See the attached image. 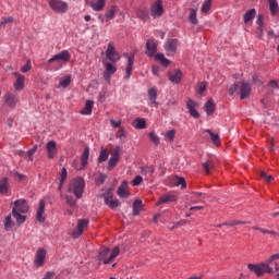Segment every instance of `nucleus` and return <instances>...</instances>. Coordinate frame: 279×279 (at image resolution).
<instances>
[{
    "mask_svg": "<svg viewBox=\"0 0 279 279\" xmlns=\"http://www.w3.org/2000/svg\"><path fill=\"white\" fill-rule=\"evenodd\" d=\"M29 210V205L27 204V201L24 198L17 199L13 204V213H22V215H26Z\"/></svg>",
    "mask_w": 279,
    "mask_h": 279,
    "instance_id": "obj_12",
    "label": "nucleus"
},
{
    "mask_svg": "<svg viewBox=\"0 0 279 279\" xmlns=\"http://www.w3.org/2000/svg\"><path fill=\"white\" fill-rule=\"evenodd\" d=\"M86 187V182L82 177H77L71 181L69 186V193H73L76 199H82L84 195V189Z\"/></svg>",
    "mask_w": 279,
    "mask_h": 279,
    "instance_id": "obj_4",
    "label": "nucleus"
},
{
    "mask_svg": "<svg viewBox=\"0 0 279 279\" xmlns=\"http://www.w3.org/2000/svg\"><path fill=\"white\" fill-rule=\"evenodd\" d=\"M260 178H264L265 182H271V180H274V177L271 174H267L265 171L260 172Z\"/></svg>",
    "mask_w": 279,
    "mask_h": 279,
    "instance_id": "obj_58",
    "label": "nucleus"
},
{
    "mask_svg": "<svg viewBox=\"0 0 279 279\" xmlns=\"http://www.w3.org/2000/svg\"><path fill=\"white\" fill-rule=\"evenodd\" d=\"M155 60L159 62L161 66H169V64H171V60L165 58V54L160 52L155 56Z\"/></svg>",
    "mask_w": 279,
    "mask_h": 279,
    "instance_id": "obj_34",
    "label": "nucleus"
},
{
    "mask_svg": "<svg viewBox=\"0 0 279 279\" xmlns=\"http://www.w3.org/2000/svg\"><path fill=\"white\" fill-rule=\"evenodd\" d=\"M66 204L69 205V206H75V199H73V197H71V196H66Z\"/></svg>",
    "mask_w": 279,
    "mask_h": 279,
    "instance_id": "obj_63",
    "label": "nucleus"
},
{
    "mask_svg": "<svg viewBox=\"0 0 279 279\" xmlns=\"http://www.w3.org/2000/svg\"><path fill=\"white\" fill-rule=\"evenodd\" d=\"M215 108H216V105L213 101V99H208L207 102L205 104V112L208 114V117L215 113Z\"/></svg>",
    "mask_w": 279,
    "mask_h": 279,
    "instance_id": "obj_36",
    "label": "nucleus"
},
{
    "mask_svg": "<svg viewBox=\"0 0 279 279\" xmlns=\"http://www.w3.org/2000/svg\"><path fill=\"white\" fill-rule=\"evenodd\" d=\"M93 108H95V101L86 100L85 107L80 111L83 117H90L93 114Z\"/></svg>",
    "mask_w": 279,
    "mask_h": 279,
    "instance_id": "obj_26",
    "label": "nucleus"
},
{
    "mask_svg": "<svg viewBox=\"0 0 279 279\" xmlns=\"http://www.w3.org/2000/svg\"><path fill=\"white\" fill-rule=\"evenodd\" d=\"M150 142L154 143L156 146L160 145V137L156 134V132L151 131L148 134Z\"/></svg>",
    "mask_w": 279,
    "mask_h": 279,
    "instance_id": "obj_51",
    "label": "nucleus"
},
{
    "mask_svg": "<svg viewBox=\"0 0 279 279\" xmlns=\"http://www.w3.org/2000/svg\"><path fill=\"white\" fill-rule=\"evenodd\" d=\"M88 228V219H81L77 221L75 230L72 231L73 239H80L84 234V230Z\"/></svg>",
    "mask_w": 279,
    "mask_h": 279,
    "instance_id": "obj_11",
    "label": "nucleus"
},
{
    "mask_svg": "<svg viewBox=\"0 0 279 279\" xmlns=\"http://www.w3.org/2000/svg\"><path fill=\"white\" fill-rule=\"evenodd\" d=\"M29 71H32V61H27L22 68H21V72L22 73H29Z\"/></svg>",
    "mask_w": 279,
    "mask_h": 279,
    "instance_id": "obj_54",
    "label": "nucleus"
},
{
    "mask_svg": "<svg viewBox=\"0 0 279 279\" xmlns=\"http://www.w3.org/2000/svg\"><path fill=\"white\" fill-rule=\"evenodd\" d=\"M206 132L207 134H209L214 145H216V147H219V145H221V140L219 138V134H215L210 130H207Z\"/></svg>",
    "mask_w": 279,
    "mask_h": 279,
    "instance_id": "obj_40",
    "label": "nucleus"
},
{
    "mask_svg": "<svg viewBox=\"0 0 279 279\" xmlns=\"http://www.w3.org/2000/svg\"><path fill=\"white\" fill-rule=\"evenodd\" d=\"M4 223V230L10 231L12 230V226H14V223H12V216H7L3 220Z\"/></svg>",
    "mask_w": 279,
    "mask_h": 279,
    "instance_id": "obj_46",
    "label": "nucleus"
},
{
    "mask_svg": "<svg viewBox=\"0 0 279 279\" xmlns=\"http://www.w3.org/2000/svg\"><path fill=\"white\" fill-rule=\"evenodd\" d=\"M12 215L17 226H22V223H25V221H27V216H25V214L21 211H12Z\"/></svg>",
    "mask_w": 279,
    "mask_h": 279,
    "instance_id": "obj_30",
    "label": "nucleus"
},
{
    "mask_svg": "<svg viewBox=\"0 0 279 279\" xmlns=\"http://www.w3.org/2000/svg\"><path fill=\"white\" fill-rule=\"evenodd\" d=\"M46 259H47V250L38 248L34 257L35 267H45Z\"/></svg>",
    "mask_w": 279,
    "mask_h": 279,
    "instance_id": "obj_10",
    "label": "nucleus"
},
{
    "mask_svg": "<svg viewBox=\"0 0 279 279\" xmlns=\"http://www.w3.org/2000/svg\"><path fill=\"white\" fill-rule=\"evenodd\" d=\"M256 24L258 25V31H259L260 36H263V25H264V22H263V14H259V15L257 16Z\"/></svg>",
    "mask_w": 279,
    "mask_h": 279,
    "instance_id": "obj_53",
    "label": "nucleus"
},
{
    "mask_svg": "<svg viewBox=\"0 0 279 279\" xmlns=\"http://www.w3.org/2000/svg\"><path fill=\"white\" fill-rule=\"evenodd\" d=\"M71 82H72L71 75H65L60 78L59 85L57 86V88H69V86H71Z\"/></svg>",
    "mask_w": 279,
    "mask_h": 279,
    "instance_id": "obj_32",
    "label": "nucleus"
},
{
    "mask_svg": "<svg viewBox=\"0 0 279 279\" xmlns=\"http://www.w3.org/2000/svg\"><path fill=\"white\" fill-rule=\"evenodd\" d=\"M256 16V9H251L244 14V23L247 24Z\"/></svg>",
    "mask_w": 279,
    "mask_h": 279,
    "instance_id": "obj_41",
    "label": "nucleus"
},
{
    "mask_svg": "<svg viewBox=\"0 0 279 279\" xmlns=\"http://www.w3.org/2000/svg\"><path fill=\"white\" fill-rule=\"evenodd\" d=\"M10 23H14V19L12 16L2 17L0 21V27H3V25H10Z\"/></svg>",
    "mask_w": 279,
    "mask_h": 279,
    "instance_id": "obj_52",
    "label": "nucleus"
},
{
    "mask_svg": "<svg viewBox=\"0 0 279 279\" xmlns=\"http://www.w3.org/2000/svg\"><path fill=\"white\" fill-rule=\"evenodd\" d=\"M173 202H178V194L175 192H170L161 196L156 203V206H162V204H171Z\"/></svg>",
    "mask_w": 279,
    "mask_h": 279,
    "instance_id": "obj_17",
    "label": "nucleus"
},
{
    "mask_svg": "<svg viewBox=\"0 0 279 279\" xmlns=\"http://www.w3.org/2000/svg\"><path fill=\"white\" fill-rule=\"evenodd\" d=\"M118 195L121 198L128 199L130 197V186L128 185V181H123L118 189Z\"/></svg>",
    "mask_w": 279,
    "mask_h": 279,
    "instance_id": "obj_23",
    "label": "nucleus"
},
{
    "mask_svg": "<svg viewBox=\"0 0 279 279\" xmlns=\"http://www.w3.org/2000/svg\"><path fill=\"white\" fill-rule=\"evenodd\" d=\"M168 186H181V189L186 187V179L182 177H173L170 179V183H168Z\"/></svg>",
    "mask_w": 279,
    "mask_h": 279,
    "instance_id": "obj_27",
    "label": "nucleus"
},
{
    "mask_svg": "<svg viewBox=\"0 0 279 279\" xmlns=\"http://www.w3.org/2000/svg\"><path fill=\"white\" fill-rule=\"evenodd\" d=\"M3 99L5 106H8V108H11L12 110H14V108H16V106L19 105V95H16V93L14 92H7Z\"/></svg>",
    "mask_w": 279,
    "mask_h": 279,
    "instance_id": "obj_7",
    "label": "nucleus"
},
{
    "mask_svg": "<svg viewBox=\"0 0 279 279\" xmlns=\"http://www.w3.org/2000/svg\"><path fill=\"white\" fill-rule=\"evenodd\" d=\"M105 204H107L109 208H117L119 206V199H112L111 196H105Z\"/></svg>",
    "mask_w": 279,
    "mask_h": 279,
    "instance_id": "obj_39",
    "label": "nucleus"
},
{
    "mask_svg": "<svg viewBox=\"0 0 279 279\" xmlns=\"http://www.w3.org/2000/svg\"><path fill=\"white\" fill-rule=\"evenodd\" d=\"M276 260H279V253L272 254L265 263L259 265L248 264V269L254 271L258 277L265 276V274H271L274 271V268L270 265H274Z\"/></svg>",
    "mask_w": 279,
    "mask_h": 279,
    "instance_id": "obj_1",
    "label": "nucleus"
},
{
    "mask_svg": "<svg viewBox=\"0 0 279 279\" xmlns=\"http://www.w3.org/2000/svg\"><path fill=\"white\" fill-rule=\"evenodd\" d=\"M106 58L107 60H110V62H119L121 60V54L117 51L114 48L113 43H109L107 50H106Z\"/></svg>",
    "mask_w": 279,
    "mask_h": 279,
    "instance_id": "obj_9",
    "label": "nucleus"
},
{
    "mask_svg": "<svg viewBox=\"0 0 279 279\" xmlns=\"http://www.w3.org/2000/svg\"><path fill=\"white\" fill-rule=\"evenodd\" d=\"M198 106L199 104L195 102L193 99H187L186 101V108L193 119H199V112L195 110Z\"/></svg>",
    "mask_w": 279,
    "mask_h": 279,
    "instance_id": "obj_20",
    "label": "nucleus"
},
{
    "mask_svg": "<svg viewBox=\"0 0 279 279\" xmlns=\"http://www.w3.org/2000/svg\"><path fill=\"white\" fill-rule=\"evenodd\" d=\"M141 210H143V201L136 199L133 203V215H135V216L141 215Z\"/></svg>",
    "mask_w": 279,
    "mask_h": 279,
    "instance_id": "obj_38",
    "label": "nucleus"
},
{
    "mask_svg": "<svg viewBox=\"0 0 279 279\" xmlns=\"http://www.w3.org/2000/svg\"><path fill=\"white\" fill-rule=\"evenodd\" d=\"M137 16L140 19H142L143 21H147L148 16H149V13H147V11L141 9L137 11Z\"/></svg>",
    "mask_w": 279,
    "mask_h": 279,
    "instance_id": "obj_55",
    "label": "nucleus"
},
{
    "mask_svg": "<svg viewBox=\"0 0 279 279\" xmlns=\"http://www.w3.org/2000/svg\"><path fill=\"white\" fill-rule=\"evenodd\" d=\"M165 51L169 57L175 56V52L178 51V39H169L165 44Z\"/></svg>",
    "mask_w": 279,
    "mask_h": 279,
    "instance_id": "obj_18",
    "label": "nucleus"
},
{
    "mask_svg": "<svg viewBox=\"0 0 279 279\" xmlns=\"http://www.w3.org/2000/svg\"><path fill=\"white\" fill-rule=\"evenodd\" d=\"M124 58H126V60H128L124 78L130 80V77H132V71L134 70L133 69V66H134V54H132V56L124 54Z\"/></svg>",
    "mask_w": 279,
    "mask_h": 279,
    "instance_id": "obj_21",
    "label": "nucleus"
},
{
    "mask_svg": "<svg viewBox=\"0 0 279 279\" xmlns=\"http://www.w3.org/2000/svg\"><path fill=\"white\" fill-rule=\"evenodd\" d=\"M141 182H143V177L137 175L134 178V180L132 181V185L133 186H138V184H141Z\"/></svg>",
    "mask_w": 279,
    "mask_h": 279,
    "instance_id": "obj_59",
    "label": "nucleus"
},
{
    "mask_svg": "<svg viewBox=\"0 0 279 279\" xmlns=\"http://www.w3.org/2000/svg\"><path fill=\"white\" fill-rule=\"evenodd\" d=\"M189 21L192 25H197V9H191Z\"/></svg>",
    "mask_w": 279,
    "mask_h": 279,
    "instance_id": "obj_44",
    "label": "nucleus"
},
{
    "mask_svg": "<svg viewBox=\"0 0 279 279\" xmlns=\"http://www.w3.org/2000/svg\"><path fill=\"white\" fill-rule=\"evenodd\" d=\"M132 125L135 130H145L147 128V121L145 118H137L132 122Z\"/></svg>",
    "mask_w": 279,
    "mask_h": 279,
    "instance_id": "obj_29",
    "label": "nucleus"
},
{
    "mask_svg": "<svg viewBox=\"0 0 279 279\" xmlns=\"http://www.w3.org/2000/svg\"><path fill=\"white\" fill-rule=\"evenodd\" d=\"M252 80H253V84H260V78H259L258 73H253Z\"/></svg>",
    "mask_w": 279,
    "mask_h": 279,
    "instance_id": "obj_60",
    "label": "nucleus"
},
{
    "mask_svg": "<svg viewBox=\"0 0 279 279\" xmlns=\"http://www.w3.org/2000/svg\"><path fill=\"white\" fill-rule=\"evenodd\" d=\"M49 8H51L53 12H57V14H64L69 11V3L62 0H50Z\"/></svg>",
    "mask_w": 279,
    "mask_h": 279,
    "instance_id": "obj_6",
    "label": "nucleus"
},
{
    "mask_svg": "<svg viewBox=\"0 0 279 279\" xmlns=\"http://www.w3.org/2000/svg\"><path fill=\"white\" fill-rule=\"evenodd\" d=\"M154 166H146L142 168V175H146L147 178H151L154 175Z\"/></svg>",
    "mask_w": 279,
    "mask_h": 279,
    "instance_id": "obj_42",
    "label": "nucleus"
},
{
    "mask_svg": "<svg viewBox=\"0 0 279 279\" xmlns=\"http://www.w3.org/2000/svg\"><path fill=\"white\" fill-rule=\"evenodd\" d=\"M121 158V148L117 146L112 151H111V157L108 161L107 169L108 171H112L117 165H119V160Z\"/></svg>",
    "mask_w": 279,
    "mask_h": 279,
    "instance_id": "obj_8",
    "label": "nucleus"
},
{
    "mask_svg": "<svg viewBox=\"0 0 279 279\" xmlns=\"http://www.w3.org/2000/svg\"><path fill=\"white\" fill-rule=\"evenodd\" d=\"M146 53L147 56L154 57L156 54V51H158V43L154 39H149L146 43Z\"/></svg>",
    "mask_w": 279,
    "mask_h": 279,
    "instance_id": "obj_24",
    "label": "nucleus"
},
{
    "mask_svg": "<svg viewBox=\"0 0 279 279\" xmlns=\"http://www.w3.org/2000/svg\"><path fill=\"white\" fill-rule=\"evenodd\" d=\"M240 86L239 83L238 84H233L229 87V95H236V93H239Z\"/></svg>",
    "mask_w": 279,
    "mask_h": 279,
    "instance_id": "obj_56",
    "label": "nucleus"
},
{
    "mask_svg": "<svg viewBox=\"0 0 279 279\" xmlns=\"http://www.w3.org/2000/svg\"><path fill=\"white\" fill-rule=\"evenodd\" d=\"M239 86L240 99H246V97L252 94V85L247 81H242L239 83Z\"/></svg>",
    "mask_w": 279,
    "mask_h": 279,
    "instance_id": "obj_16",
    "label": "nucleus"
},
{
    "mask_svg": "<svg viewBox=\"0 0 279 279\" xmlns=\"http://www.w3.org/2000/svg\"><path fill=\"white\" fill-rule=\"evenodd\" d=\"M203 169L207 173H210V171H213V169H215V162L213 160L206 161L205 163H203Z\"/></svg>",
    "mask_w": 279,
    "mask_h": 279,
    "instance_id": "obj_49",
    "label": "nucleus"
},
{
    "mask_svg": "<svg viewBox=\"0 0 279 279\" xmlns=\"http://www.w3.org/2000/svg\"><path fill=\"white\" fill-rule=\"evenodd\" d=\"M66 168H62L61 174H60V184H59V191H62V186L64 185V180H66Z\"/></svg>",
    "mask_w": 279,
    "mask_h": 279,
    "instance_id": "obj_50",
    "label": "nucleus"
},
{
    "mask_svg": "<svg viewBox=\"0 0 279 279\" xmlns=\"http://www.w3.org/2000/svg\"><path fill=\"white\" fill-rule=\"evenodd\" d=\"M207 86H208V83L206 81L198 83L196 85L197 95H204V93L206 92Z\"/></svg>",
    "mask_w": 279,
    "mask_h": 279,
    "instance_id": "obj_43",
    "label": "nucleus"
},
{
    "mask_svg": "<svg viewBox=\"0 0 279 279\" xmlns=\"http://www.w3.org/2000/svg\"><path fill=\"white\" fill-rule=\"evenodd\" d=\"M105 16H106L107 21H112V19H114V16H117V7L116 5L109 7L107 9Z\"/></svg>",
    "mask_w": 279,
    "mask_h": 279,
    "instance_id": "obj_37",
    "label": "nucleus"
},
{
    "mask_svg": "<svg viewBox=\"0 0 279 279\" xmlns=\"http://www.w3.org/2000/svg\"><path fill=\"white\" fill-rule=\"evenodd\" d=\"M118 138H125L126 134H125V130L120 129L117 133Z\"/></svg>",
    "mask_w": 279,
    "mask_h": 279,
    "instance_id": "obj_64",
    "label": "nucleus"
},
{
    "mask_svg": "<svg viewBox=\"0 0 279 279\" xmlns=\"http://www.w3.org/2000/svg\"><path fill=\"white\" fill-rule=\"evenodd\" d=\"M168 77L172 84H180L182 82V77H184V74L181 70H174L168 73Z\"/></svg>",
    "mask_w": 279,
    "mask_h": 279,
    "instance_id": "obj_22",
    "label": "nucleus"
},
{
    "mask_svg": "<svg viewBox=\"0 0 279 279\" xmlns=\"http://www.w3.org/2000/svg\"><path fill=\"white\" fill-rule=\"evenodd\" d=\"M269 4L270 14L276 16L279 12L278 0H267Z\"/></svg>",
    "mask_w": 279,
    "mask_h": 279,
    "instance_id": "obj_35",
    "label": "nucleus"
},
{
    "mask_svg": "<svg viewBox=\"0 0 279 279\" xmlns=\"http://www.w3.org/2000/svg\"><path fill=\"white\" fill-rule=\"evenodd\" d=\"M104 66H105L104 80H106L110 84V80H111L112 75H114L117 73V65H114L108 61H104Z\"/></svg>",
    "mask_w": 279,
    "mask_h": 279,
    "instance_id": "obj_13",
    "label": "nucleus"
},
{
    "mask_svg": "<svg viewBox=\"0 0 279 279\" xmlns=\"http://www.w3.org/2000/svg\"><path fill=\"white\" fill-rule=\"evenodd\" d=\"M106 160H108V149L106 148H101L99 157H98V162H106Z\"/></svg>",
    "mask_w": 279,
    "mask_h": 279,
    "instance_id": "obj_48",
    "label": "nucleus"
},
{
    "mask_svg": "<svg viewBox=\"0 0 279 279\" xmlns=\"http://www.w3.org/2000/svg\"><path fill=\"white\" fill-rule=\"evenodd\" d=\"M8 191H10V183L8 178H3L0 181V195H8Z\"/></svg>",
    "mask_w": 279,
    "mask_h": 279,
    "instance_id": "obj_33",
    "label": "nucleus"
},
{
    "mask_svg": "<svg viewBox=\"0 0 279 279\" xmlns=\"http://www.w3.org/2000/svg\"><path fill=\"white\" fill-rule=\"evenodd\" d=\"M94 12H101L106 8V0H92L88 2Z\"/></svg>",
    "mask_w": 279,
    "mask_h": 279,
    "instance_id": "obj_25",
    "label": "nucleus"
},
{
    "mask_svg": "<svg viewBox=\"0 0 279 279\" xmlns=\"http://www.w3.org/2000/svg\"><path fill=\"white\" fill-rule=\"evenodd\" d=\"M36 151H38L37 145H35L33 148L28 150V160H34V154H36Z\"/></svg>",
    "mask_w": 279,
    "mask_h": 279,
    "instance_id": "obj_57",
    "label": "nucleus"
},
{
    "mask_svg": "<svg viewBox=\"0 0 279 279\" xmlns=\"http://www.w3.org/2000/svg\"><path fill=\"white\" fill-rule=\"evenodd\" d=\"M112 128H121V120H110Z\"/></svg>",
    "mask_w": 279,
    "mask_h": 279,
    "instance_id": "obj_62",
    "label": "nucleus"
},
{
    "mask_svg": "<svg viewBox=\"0 0 279 279\" xmlns=\"http://www.w3.org/2000/svg\"><path fill=\"white\" fill-rule=\"evenodd\" d=\"M36 219L39 221V223H45V201L39 202Z\"/></svg>",
    "mask_w": 279,
    "mask_h": 279,
    "instance_id": "obj_28",
    "label": "nucleus"
},
{
    "mask_svg": "<svg viewBox=\"0 0 279 279\" xmlns=\"http://www.w3.org/2000/svg\"><path fill=\"white\" fill-rule=\"evenodd\" d=\"M90 156V148L85 147L84 151L81 156V163L77 161L73 162V167L76 171H84V169H86V167H88V158Z\"/></svg>",
    "mask_w": 279,
    "mask_h": 279,
    "instance_id": "obj_5",
    "label": "nucleus"
},
{
    "mask_svg": "<svg viewBox=\"0 0 279 279\" xmlns=\"http://www.w3.org/2000/svg\"><path fill=\"white\" fill-rule=\"evenodd\" d=\"M104 182H106V174H100L96 180V184H104Z\"/></svg>",
    "mask_w": 279,
    "mask_h": 279,
    "instance_id": "obj_61",
    "label": "nucleus"
},
{
    "mask_svg": "<svg viewBox=\"0 0 279 279\" xmlns=\"http://www.w3.org/2000/svg\"><path fill=\"white\" fill-rule=\"evenodd\" d=\"M70 61L71 52L69 50H62L48 60L51 71H60Z\"/></svg>",
    "mask_w": 279,
    "mask_h": 279,
    "instance_id": "obj_2",
    "label": "nucleus"
},
{
    "mask_svg": "<svg viewBox=\"0 0 279 279\" xmlns=\"http://www.w3.org/2000/svg\"><path fill=\"white\" fill-rule=\"evenodd\" d=\"M158 98V90H156L155 87H151L148 89V99L151 104V106L158 107V102H156V99Z\"/></svg>",
    "mask_w": 279,
    "mask_h": 279,
    "instance_id": "obj_31",
    "label": "nucleus"
},
{
    "mask_svg": "<svg viewBox=\"0 0 279 279\" xmlns=\"http://www.w3.org/2000/svg\"><path fill=\"white\" fill-rule=\"evenodd\" d=\"M13 75L16 77L15 82L13 83L14 90L21 93V90L25 89V75L14 72Z\"/></svg>",
    "mask_w": 279,
    "mask_h": 279,
    "instance_id": "obj_15",
    "label": "nucleus"
},
{
    "mask_svg": "<svg viewBox=\"0 0 279 279\" xmlns=\"http://www.w3.org/2000/svg\"><path fill=\"white\" fill-rule=\"evenodd\" d=\"M175 140V130H170L165 133V141H168V143H173Z\"/></svg>",
    "mask_w": 279,
    "mask_h": 279,
    "instance_id": "obj_45",
    "label": "nucleus"
},
{
    "mask_svg": "<svg viewBox=\"0 0 279 279\" xmlns=\"http://www.w3.org/2000/svg\"><path fill=\"white\" fill-rule=\"evenodd\" d=\"M210 5H213V0H205L201 11L204 14H208V12H210Z\"/></svg>",
    "mask_w": 279,
    "mask_h": 279,
    "instance_id": "obj_47",
    "label": "nucleus"
},
{
    "mask_svg": "<svg viewBox=\"0 0 279 279\" xmlns=\"http://www.w3.org/2000/svg\"><path fill=\"white\" fill-rule=\"evenodd\" d=\"M46 149H47L49 160H53V158L58 156V145L56 144L54 141L48 142L46 145Z\"/></svg>",
    "mask_w": 279,
    "mask_h": 279,
    "instance_id": "obj_19",
    "label": "nucleus"
},
{
    "mask_svg": "<svg viewBox=\"0 0 279 279\" xmlns=\"http://www.w3.org/2000/svg\"><path fill=\"white\" fill-rule=\"evenodd\" d=\"M119 254H121L119 246L113 247L111 251L108 247H104L98 254V260L104 265H110V263H113L114 258H117Z\"/></svg>",
    "mask_w": 279,
    "mask_h": 279,
    "instance_id": "obj_3",
    "label": "nucleus"
},
{
    "mask_svg": "<svg viewBox=\"0 0 279 279\" xmlns=\"http://www.w3.org/2000/svg\"><path fill=\"white\" fill-rule=\"evenodd\" d=\"M165 14V7H162V1L157 0L151 7H150V15L154 19H160Z\"/></svg>",
    "mask_w": 279,
    "mask_h": 279,
    "instance_id": "obj_14",
    "label": "nucleus"
}]
</instances>
